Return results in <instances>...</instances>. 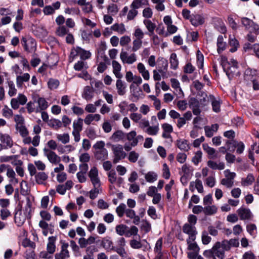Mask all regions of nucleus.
Returning a JSON list of instances; mask_svg holds the SVG:
<instances>
[{"mask_svg": "<svg viewBox=\"0 0 259 259\" xmlns=\"http://www.w3.org/2000/svg\"><path fill=\"white\" fill-rule=\"evenodd\" d=\"M148 0H133L130 7L131 8H135L138 9L146 6H148Z\"/></svg>", "mask_w": 259, "mask_h": 259, "instance_id": "obj_40", "label": "nucleus"}, {"mask_svg": "<svg viewBox=\"0 0 259 259\" xmlns=\"http://www.w3.org/2000/svg\"><path fill=\"white\" fill-rule=\"evenodd\" d=\"M113 67V73L116 78L121 79L122 77V74L121 73L120 71L121 69V65L116 61H113L112 62Z\"/></svg>", "mask_w": 259, "mask_h": 259, "instance_id": "obj_29", "label": "nucleus"}, {"mask_svg": "<svg viewBox=\"0 0 259 259\" xmlns=\"http://www.w3.org/2000/svg\"><path fill=\"white\" fill-rule=\"evenodd\" d=\"M101 186H94L93 189H92L89 192L90 193V198L91 199H95L97 197L98 194L102 192V188L100 187Z\"/></svg>", "mask_w": 259, "mask_h": 259, "instance_id": "obj_53", "label": "nucleus"}, {"mask_svg": "<svg viewBox=\"0 0 259 259\" xmlns=\"http://www.w3.org/2000/svg\"><path fill=\"white\" fill-rule=\"evenodd\" d=\"M30 75L28 73H24L20 74L16 77V82L17 87L18 88H22L24 82H26L29 80Z\"/></svg>", "mask_w": 259, "mask_h": 259, "instance_id": "obj_14", "label": "nucleus"}, {"mask_svg": "<svg viewBox=\"0 0 259 259\" xmlns=\"http://www.w3.org/2000/svg\"><path fill=\"white\" fill-rule=\"evenodd\" d=\"M170 83L171 87L175 90L177 93V95L179 98H181L184 96V94L182 90L180 87V84L179 80L176 78H171Z\"/></svg>", "mask_w": 259, "mask_h": 259, "instance_id": "obj_19", "label": "nucleus"}, {"mask_svg": "<svg viewBox=\"0 0 259 259\" xmlns=\"http://www.w3.org/2000/svg\"><path fill=\"white\" fill-rule=\"evenodd\" d=\"M128 227L125 225L120 224L117 225L115 227V231L120 236L125 235Z\"/></svg>", "mask_w": 259, "mask_h": 259, "instance_id": "obj_57", "label": "nucleus"}, {"mask_svg": "<svg viewBox=\"0 0 259 259\" xmlns=\"http://www.w3.org/2000/svg\"><path fill=\"white\" fill-rule=\"evenodd\" d=\"M146 182L153 183L158 179V175L153 171H150L146 173L144 176Z\"/></svg>", "mask_w": 259, "mask_h": 259, "instance_id": "obj_43", "label": "nucleus"}, {"mask_svg": "<svg viewBox=\"0 0 259 259\" xmlns=\"http://www.w3.org/2000/svg\"><path fill=\"white\" fill-rule=\"evenodd\" d=\"M95 156L98 160H104L108 158V151L106 148L97 150L95 153Z\"/></svg>", "mask_w": 259, "mask_h": 259, "instance_id": "obj_38", "label": "nucleus"}, {"mask_svg": "<svg viewBox=\"0 0 259 259\" xmlns=\"http://www.w3.org/2000/svg\"><path fill=\"white\" fill-rule=\"evenodd\" d=\"M57 139L63 144H67L70 141V136L67 133L56 134Z\"/></svg>", "mask_w": 259, "mask_h": 259, "instance_id": "obj_51", "label": "nucleus"}, {"mask_svg": "<svg viewBox=\"0 0 259 259\" xmlns=\"http://www.w3.org/2000/svg\"><path fill=\"white\" fill-rule=\"evenodd\" d=\"M207 165L213 169L222 170L225 168V164L223 162H220L218 163L211 160L208 161Z\"/></svg>", "mask_w": 259, "mask_h": 259, "instance_id": "obj_49", "label": "nucleus"}, {"mask_svg": "<svg viewBox=\"0 0 259 259\" xmlns=\"http://www.w3.org/2000/svg\"><path fill=\"white\" fill-rule=\"evenodd\" d=\"M223 240L221 242H217L215 243L211 249V253L213 256L217 257L219 259H224L225 257V251H229L226 248Z\"/></svg>", "mask_w": 259, "mask_h": 259, "instance_id": "obj_3", "label": "nucleus"}, {"mask_svg": "<svg viewBox=\"0 0 259 259\" xmlns=\"http://www.w3.org/2000/svg\"><path fill=\"white\" fill-rule=\"evenodd\" d=\"M45 155L47 156L48 160L53 164H57L60 161V158L55 152L47 148L44 149Z\"/></svg>", "mask_w": 259, "mask_h": 259, "instance_id": "obj_11", "label": "nucleus"}, {"mask_svg": "<svg viewBox=\"0 0 259 259\" xmlns=\"http://www.w3.org/2000/svg\"><path fill=\"white\" fill-rule=\"evenodd\" d=\"M0 141L6 148L11 147L13 145V141L8 134H0Z\"/></svg>", "mask_w": 259, "mask_h": 259, "instance_id": "obj_31", "label": "nucleus"}, {"mask_svg": "<svg viewBox=\"0 0 259 259\" xmlns=\"http://www.w3.org/2000/svg\"><path fill=\"white\" fill-rule=\"evenodd\" d=\"M126 137L127 140L134 146H136L139 142V140L143 138V136L141 135L137 136V133L135 131H132L127 133Z\"/></svg>", "mask_w": 259, "mask_h": 259, "instance_id": "obj_13", "label": "nucleus"}, {"mask_svg": "<svg viewBox=\"0 0 259 259\" xmlns=\"http://www.w3.org/2000/svg\"><path fill=\"white\" fill-rule=\"evenodd\" d=\"M207 120L201 116H197L193 119V124L194 128H201V126L205 124Z\"/></svg>", "mask_w": 259, "mask_h": 259, "instance_id": "obj_39", "label": "nucleus"}, {"mask_svg": "<svg viewBox=\"0 0 259 259\" xmlns=\"http://www.w3.org/2000/svg\"><path fill=\"white\" fill-rule=\"evenodd\" d=\"M34 102L37 104L39 112L46 110L49 107V103L44 98L38 97L37 99L35 98Z\"/></svg>", "mask_w": 259, "mask_h": 259, "instance_id": "obj_23", "label": "nucleus"}, {"mask_svg": "<svg viewBox=\"0 0 259 259\" xmlns=\"http://www.w3.org/2000/svg\"><path fill=\"white\" fill-rule=\"evenodd\" d=\"M124 136V133L121 130H118L112 134L110 139L114 142H117L122 140Z\"/></svg>", "mask_w": 259, "mask_h": 259, "instance_id": "obj_50", "label": "nucleus"}, {"mask_svg": "<svg viewBox=\"0 0 259 259\" xmlns=\"http://www.w3.org/2000/svg\"><path fill=\"white\" fill-rule=\"evenodd\" d=\"M56 237L51 236L48 238V243L47 244V251L50 254H53L56 250Z\"/></svg>", "mask_w": 259, "mask_h": 259, "instance_id": "obj_28", "label": "nucleus"}, {"mask_svg": "<svg viewBox=\"0 0 259 259\" xmlns=\"http://www.w3.org/2000/svg\"><path fill=\"white\" fill-rule=\"evenodd\" d=\"M183 231L185 233L189 235V238L192 239V241H194L195 240V236L197 234V231L194 226L186 223L183 226Z\"/></svg>", "mask_w": 259, "mask_h": 259, "instance_id": "obj_12", "label": "nucleus"}, {"mask_svg": "<svg viewBox=\"0 0 259 259\" xmlns=\"http://www.w3.org/2000/svg\"><path fill=\"white\" fill-rule=\"evenodd\" d=\"M48 175L44 172H40L35 175V180L38 184H41L48 179Z\"/></svg>", "mask_w": 259, "mask_h": 259, "instance_id": "obj_58", "label": "nucleus"}, {"mask_svg": "<svg viewBox=\"0 0 259 259\" xmlns=\"http://www.w3.org/2000/svg\"><path fill=\"white\" fill-rule=\"evenodd\" d=\"M159 123L155 124L152 125H150L146 128L145 130V133L150 136H156L159 131Z\"/></svg>", "mask_w": 259, "mask_h": 259, "instance_id": "obj_30", "label": "nucleus"}, {"mask_svg": "<svg viewBox=\"0 0 259 259\" xmlns=\"http://www.w3.org/2000/svg\"><path fill=\"white\" fill-rule=\"evenodd\" d=\"M116 89L119 96H124L126 92V85L125 83L120 79L118 78L116 82Z\"/></svg>", "mask_w": 259, "mask_h": 259, "instance_id": "obj_22", "label": "nucleus"}, {"mask_svg": "<svg viewBox=\"0 0 259 259\" xmlns=\"http://www.w3.org/2000/svg\"><path fill=\"white\" fill-rule=\"evenodd\" d=\"M6 175L10 179L9 182L11 184H16L18 183V179L16 178V174L14 170L10 166L7 171Z\"/></svg>", "mask_w": 259, "mask_h": 259, "instance_id": "obj_44", "label": "nucleus"}, {"mask_svg": "<svg viewBox=\"0 0 259 259\" xmlns=\"http://www.w3.org/2000/svg\"><path fill=\"white\" fill-rule=\"evenodd\" d=\"M165 0H151L152 3L155 4V9L157 11H163L165 10L164 2Z\"/></svg>", "mask_w": 259, "mask_h": 259, "instance_id": "obj_55", "label": "nucleus"}, {"mask_svg": "<svg viewBox=\"0 0 259 259\" xmlns=\"http://www.w3.org/2000/svg\"><path fill=\"white\" fill-rule=\"evenodd\" d=\"M161 127L163 130L162 137L165 139L171 138L170 134L173 132L172 126L168 123H164L161 125Z\"/></svg>", "mask_w": 259, "mask_h": 259, "instance_id": "obj_21", "label": "nucleus"}, {"mask_svg": "<svg viewBox=\"0 0 259 259\" xmlns=\"http://www.w3.org/2000/svg\"><path fill=\"white\" fill-rule=\"evenodd\" d=\"M170 64L171 68L176 69L179 65V61L177 59V55L175 53H172L170 56Z\"/></svg>", "mask_w": 259, "mask_h": 259, "instance_id": "obj_59", "label": "nucleus"}, {"mask_svg": "<svg viewBox=\"0 0 259 259\" xmlns=\"http://www.w3.org/2000/svg\"><path fill=\"white\" fill-rule=\"evenodd\" d=\"M92 54L89 51L85 50L79 47H74L71 51L70 59L72 60L79 56L81 60H87L91 57Z\"/></svg>", "mask_w": 259, "mask_h": 259, "instance_id": "obj_2", "label": "nucleus"}, {"mask_svg": "<svg viewBox=\"0 0 259 259\" xmlns=\"http://www.w3.org/2000/svg\"><path fill=\"white\" fill-rule=\"evenodd\" d=\"M120 58L123 63L132 64L137 61V56L135 53L128 55L126 52L121 51L120 54Z\"/></svg>", "mask_w": 259, "mask_h": 259, "instance_id": "obj_10", "label": "nucleus"}, {"mask_svg": "<svg viewBox=\"0 0 259 259\" xmlns=\"http://www.w3.org/2000/svg\"><path fill=\"white\" fill-rule=\"evenodd\" d=\"M101 245L108 251L113 250L114 249L113 242L109 238H104L102 240Z\"/></svg>", "mask_w": 259, "mask_h": 259, "instance_id": "obj_33", "label": "nucleus"}, {"mask_svg": "<svg viewBox=\"0 0 259 259\" xmlns=\"http://www.w3.org/2000/svg\"><path fill=\"white\" fill-rule=\"evenodd\" d=\"M130 246L135 249L142 248L144 251H148L151 249L150 244L146 239L141 240L133 239L130 241Z\"/></svg>", "mask_w": 259, "mask_h": 259, "instance_id": "obj_5", "label": "nucleus"}, {"mask_svg": "<svg viewBox=\"0 0 259 259\" xmlns=\"http://www.w3.org/2000/svg\"><path fill=\"white\" fill-rule=\"evenodd\" d=\"M219 128L218 124H213L211 126H205L204 127L205 136L210 138L212 137L215 133H216Z\"/></svg>", "mask_w": 259, "mask_h": 259, "instance_id": "obj_25", "label": "nucleus"}, {"mask_svg": "<svg viewBox=\"0 0 259 259\" xmlns=\"http://www.w3.org/2000/svg\"><path fill=\"white\" fill-rule=\"evenodd\" d=\"M101 115L99 114H88L84 119V123L90 125L93 121H98L101 119Z\"/></svg>", "mask_w": 259, "mask_h": 259, "instance_id": "obj_36", "label": "nucleus"}, {"mask_svg": "<svg viewBox=\"0 0 259 259\" xmlns=\"http://www.w3.org/2000/svg\"><path fill=\"white\" fill-rule=\"evenodd\" d=\"M220 63L229 79L234 75H238V63L235 59H231L230 61H228L225 56H222L220 58Z\"/></svg>", "mask_w": 259, "mask_h": 259, "instance_id": "obj_1", "label": "nucleus"}, {"mask_svg": "<svg viewBox=\"0 0 259 259\" xmlns=\"http://www.w3.org/2000/svg\"><path fill=\"white\" fill-rule=\"evenodd\" d=\"M196 189L198 193H202L204 189L202 181L199 179H196L195 181H192L190 183L189 190L193 192Z\"/></svg>", "mask_w": 259, "mask_h": 259, "instance_id": "obj_16", "label": "nucleus"}, {"mask_svg": "<svg viewBox=\"0 0 259 259\" xmlns=\"http://www.w3.org/2000/svg\"><path fill=\"white\" fill-rule=\"evenodd\" d=\"M48 125L50 127L57 130L62 126V122L59 119H52L49 120Z\"/></svg>", "mask_w": 259, "mask_h": 259, "instance_id": "obj_56", "label": "nucleus"}, {"mask_svg": "<svg viewBox=\"0 0 259 259\" xmlns=\"http://www.w3.org/2000/svg\"><path fill=\"white\" fill-rule=\"evenodd\" d=\"M88 175L93 186H101L98 170L96 166H93L91 168Z\"/></svg>", "mask_w": 259, "mask_h": 259, "instance_id": "obj_8", "label": "nucleus"}, {"mask_svg": "<svg viewBox=\"0 0 259 259\" xmlns=\"http://www.w3.org/2000/svg\"><path fill=\"white\" fill-rule=\"evenodd\" d=\"M223 241L226 248H228L229 250H230L231 247H237L239 245V242L237 239L233 238L229 240H224Z\"/></svg>", "mask_w": 259, "mask_h": 259, "instance_id": "obj_37", "label": "nucleus"}, {"mask_svg": "<svg viewBox=\"0 0 259 259\" xmlns=\"http://www.w3.org/2000/svg\"><path fill=\"white\" fill-rule=\"evenodd\" d=\"M245 77L246 80L251 81L256 79L257 76V71L255 69L247 68L244 72Z\"/></svg>", "mask_w": 259, "mask_h": 259, "instance_id": "obj_41", "label": "nucleus"}, {"mask_svg": "<svg viewBox=\"0 0 259 259\" xmlns=\"http://www.w3.org/2000/svg\"><path fill=\"white\" fill-rule=\"evenodd\" d=\"M75 147L71 145L66 146H60L57 148V150L60 154L69 153L75 150Z\"/></svg>", "mask_w": 259, "mask_h": 259, "instance_id": "obj_46", "label": "nucleus"}, {"mask_svg": "<svg viewBox=\"0 0 259 259\" xmlns=\"http://www.w3.org/2000/svg\"><path fill=\"white\" fill-rule=\"evenodd\" d=\"M130 118L136 123H138L143 119L141 114L137 112H133L130 114Z\"/></svg>", "mask_w": 259, "mask_h": 259, "instance_id": "obj_64", "label": "nucleus"}, {"mask_svg": "<svg viewBox=\"0 0 259 259\" xmlns=\"http://www.w3.org/2000/svg\"><path fill=\"white\" fill-rule=\"evenodd\" d=\"M202 153L199 150L195 152L194 156L192 158V162L196 165L201 162L202 160Z\"/></svg>", "mask_w": 259, "mask_h": 259, "instance_id": "obj_61", "label": "nucleus"}, {"mask_svg": "<svg viewBox=\"0 0 259 259\" xmlns=\"http://www.w3.org/2000/svg\"><path fill=\"white\" fill-rule=\"evenodd\" d=\"M143 23L149 31V35H152L156 28V25L149 19L144 20L143 21Z\"/></svg>", "mask_w": 259, "mask_h": 259, "instance_id": "obj_45", "label": "nucleus"}, {"mask_svg": "<svg viewBox=\"0 0 259 259\" xmlns=\"http://www.w3.org/2000/svg\"><path fill=\"white\" fill-rule=\"evenodd\" d=\"M22 46L25 51L29 52H33L36 48V42L31 37H23L21 40Z\"/></svg>", "mask_w": 259, "mask_h": 259, "instance_id": "obj_7", "label": "nucleus"}, {"mask_svg": "<svg viewBox=\"0 0 259 259\" xmlns=\"http://www.w3.org/2000/svg\"><path fill=\"white\" fill-rule=\"evenodd\" d=\"M237 212L240 217V220H245L250 219L251 217L252 214L248 208H246L243 207L239 208Z\"/></svg>", "mask_w": 259, "mask_h": 259, "instance_id": "obj_18", "label": "nucleus"}, {"mask_svg": "<svg viewBox=\"0 0 259 259\" xmlns=\"http://www.w3.org/2000/svg\"><path fill=\"white\" fill-rule=\"evenodd\" d=\"M69 32V30L64 26H60L56 29V34L60 37H64Z\"/></svg>", "mask_w": 259, "mask_h": 259, "instance_id": "obj_63", "label": "nucleus"}, {"mask_svg": "<svg viewBox=\"0 0 259 259\" xmlns=\"http://www.w3.org/2000/svg\"><path fill=\"white\" fill-rule=\"evenodd\" d=\"M190 21L193 26H197L203 24L204 22V19L201 15L196 14L191 16Z\"/></svg>", "mask_w": 259, "mask_h": 259, "instance_id": "obj_34", "label": "nucleus"}, {"mask_svg": "<svg viewBox=\"0 0 259 259\" xmlns=\"http://www.w3.org/2000/svg\"><path fill=\"white\" fill-rule=\"evenodd\" d=\"M111 150L114 154L113 162L114 163H116L120 160L124 159L126 155L121 145H111Z\"/></svg>", "mask_w": 259, "mask_h": 259, "instance_id": "obj_4", "label": "nucleus"}, {"mask_svg": "<svg viewBox=\"0 0 259 259\" xmlns=\"http://www.w3.org/2000/svg\"><path fill=\"white\" fill-rule=\"evenodd\" d=\"M6 83L8 89V95L11 97L15 96L17 93V90L15 87L14 81L9 79H7Z\"/></svg>", "mask_w": 259, "mask_h": 259, "instance_id": "obj_27", "label": "nucleus"}, {"mask_svg": "<svg viewBox=\"0 0 259 259\" xmlns=\"http://www.w3.org/2000/svg\"><path fill=\"white\" fill-rule=\"evenodd\" d=\"M177 145L180 150L184 151H188L190 148V146L188 141L185 139L177 140Z\"/></svg>", "mask_w": 259, "mask_h": 259, "instance_id": "obj_42", "label": "nucleus"}, {"mask_svg": "<svg viewBox=\"0 0 259 259\" xmlns=\"http://www.w3.org/2000/svg\"><path fill=\"white\" fill-rule=\"evenodd\" d=\"M217 207L214 205H206L204 207V213L206 215H211L217 213Z\"/></svg>", "mask_w": 259, "mask_h": 259, "instance_id": "obj_48", "label": "nucleus"}, {"mask_svg": "<svg viewBox=\"0 0 259 259\" xmlns=\"http://www.w3.org/2000/svg\"><path fill=\"white\" fill-rule=\"evenodd\" d=\"M145 33L139 27L135 28L133 35L136 37L135 39L142 40L144 38Z\"/></svg>", "mask_w": 259, "mask_h": 259, "instance_id": "obj_62", "label": "nucleus"}, {"mask_svg": "<svg viewBox=\"0 0 259 259\" xmlns=\"http://www.w3.org/2000/svg\"><path fill=\"white\" fill-rule=\"evenodd\" d=\"M34 34L40 39L45 38L48 35V31L43 25H40L35 27L33 30Z\"/></svg>", "mask_w": 259, "mask_h": 259, "instance_id": "obj_17", "label": "nucleus"}, {"mask_svg": "<svg viewBox=\"0 0 259 259\" xmlns=\"http://www.w3.org/2000/svg\"><path fill=\"white\" fill-rule=\"evenodd\" d=\"M35 98H33V101H30L26 104V109L29 114L32 112L39 113L37 106H35L34 102Z\"/></svg>", "mask_w": 259, "mask_h": 259, "instance_id": "obj_52", "label": "nucleus"}, {"mask_svg": "<svg viewBox=\"0 0 259 259\" xmlns=\"http://www.w3.org/2000/svg\"><path fill=\"white\" fill-rule=\"evenodd\" d=\"M209 98L211 103L213 111L215 112H220L221 106L220 100L219 98H215L212 95H210Z\"/></svg>", "mask_w": 259, "mask_h": 259, "instance_id": "obj_35", "label": "nucleus"}, {"mask_svg": "<svg viewBox=\"0 0 259 259\" xmlns=\"http://www.w3.org/2000/svg\"><path fill=\"white\" fill-rule=\"evenodd\" d=\"M82 97L87 101H91L94 97V90L90 86H85L83 91Z\"/></svg>", "mask_w": 259, "mask_h": 259, "instance_id": "obj_26", "label": "nucleus"}, {"mask_svg": "<svg viewBox=\"0 0 259 259\" xmlns=\"http://www.w3.org/2000/svg\"><path fill=\"white\" fill-rule=\"evenodd\" d=\"M83 120L78 118L74 120L73 122V131L72 134L74 137V140L75 142H78L80 140V133L82 130Z\"/></svg>", "mask_w": 259, "mask_h": 259, "instance_id": "obj_6", "label": "nucleus"}, {"mask_svg": "<svg viewBox=\"0 0 259 259\" xmlns=\"http://www.w3.org/2000/svg\"><path fill=\"white\" fill-rule=\"evenodd\" d=\"M182 172L183 175L188 176L191 177L193 171V167L187 164H185L182 166Z\"/></svg>", "mask_w": 259, "mask_h": 259, "instance_id": "obj_54", "label": "nucleus"}, {"mask_svg": "<svg viewBox=\"0 0 259 259\" xmlns=\"http://www.w3.org/2000/svg\"><path fill=\"white\" fill-rule=\"evenodd\" d=\"M61 249L59 253L55 255V259H66L70 257L69 252L68 250V244L61 241Z\"/></svg>", "mask_w": 259, "mask_h": 259, "instance_id": "obj_9", "label": "nucleus"}, {"mask_svg": "<svg viewBox=\"0 0 259 259\" xmlns=\"http://www.w3.org/2000/svg\"><path fill=\"white\" fill-rule=\"evenodd\" d=\"M137 69L144 80H148L150 79V73L143 63H139L137 64Z\"/></svg>", "mask_w": 259, "mask_h": 259, "instance_id": "obj_24", "label": "nucleus"}, {"mask_svg": "<svg viewBox=\"0 0 259 259\" xmlns=\"http://www.w3.org/2000/svg\"><path fill=\"white\" fill-rule=\"evenodd\" d=\"M255 181L253 174H248L246 178H242L241 180V185L243 187H247L251 185Z\"/></svg>", "mask_w": 259, "mask_h": 259, "instance_id": "obj_32", "label": "nucleus"}, {"mask_svg": "<svg viewBox=\"0 0 259 259\" xmlns=\"http://www.w3.org/2000/svg\"><path fill=\"white\" fill-rule=\"evenodd\" d=\"M2 115L5 118L10 119L13 115V111L8 106L5 105L2 109Z\"/></svg>", "mask_w": 259, "mask_h": 259, "instance_id": "obj_60", "label": "nucleus"}, {"mask_svg": "<svg viewBox=\"0 0 259 259\" xmlns=\"http://www.w3.org/2000/svg\"><path fill=\"white\" fill-rule=\"evenodd\" d=\"M241 23L247 29H251V30H256L258 29V26L251 20L246 17H243L241 19Z\"/></svg>", "mask_w": 259, "mask_h": 259, "instance_id": "obj_20", "label": "nucleus"}, {"mask_svg": "<svg viewBox=\"0 0 259 259\" xmlns=\"http://www.w3.org/2000/svg\"><path fill=\"white\" fill-rule=\"evenodd\" d=\"M111 28L119 34H123L126 31L125 26L123 23H115L111 26Z\"/></svg>", "mask_w": 259, "mask_h": 259, "instance_id": "obj_47", "label": "nucleus"}, {"mask_svg": "<svg viewBox=\"0 0 259 259\" xmlns=\"http://www.w3.org/2000/svg\"><path fill=\"white\" fill-rule=\"evenodd\" d=\"M30 218L22 210H18L15 214V222L18 226H21L26 219Z\"/></svg>", "mask_w": 259, "mask_h": 259, "instance_id": "obj_15", "label": "nucleus"}]
</instances>
